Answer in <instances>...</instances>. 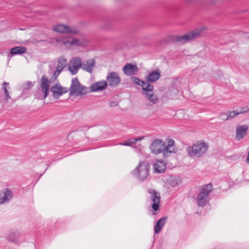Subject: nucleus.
Masks as SVG:
<instances>
[{
  "mask_svg": "<svg viewBox=\"0 0 249 249\" xmlns=\"http://www.w3.org/2000/svg\"><path fill=\"white\" fill-rule=\"evenodd\" d=\"M153 168L155 173H163L166 169L165 162L163 160H157L153 165Z\"/></svg>",
  "mask_w": 249,
  "mask_h": 249,
  "instance_id": "nucleus-20",
  "label": "nucleus"
},
{
  "mask_svg": "<svg viewBox=\"0 0 249 249\" xmlns=\"http://www.w3.org/2000/svg\"><path fill=\"white\" fill-rule=\"evenodd\" d=\"M241 113V112H238L237 111L233 110L232 111H230L228 113H227V114L228 116V119H231Z\"/></svg>",
  "mask_w": 249,
  "mask_h": 249,
  "instance_id": "nucleus-31",
  "label": "nucleus"
},
{
  "mask_svg": "<svg viewBox=\"0 0 249 249\" xmlns=\"http://www.w3.org/2000/svg\"><path fill=\"white\" fill-rule=\"evenodd\" d=\"M4 92L6 95V100L8 101L9 99H10L11 98V97L10 96L9 92L8 90H6L4 91Z\"/></svg>",
  "mask_w": 249,
  "mask_h": 249,
  "instance_id": "nucleus-35",
  "label": "nucleus"
},
{
  "mask_svg": "<svg viewBox=\"0 0 249 249\" xmlns=\"http://www.w3.org/2000/svg\"><path fill=\"white\" fill-rule=\"evenodd\" d=\"M248 128V126L246 125H237L236 128L235 139L238 141L243 139L246 135Z\"/></svg>",
  "mask_w": 249,
  "mask_h": 249,
  "instance_id": "nucleus-18",
  "label": "nucleus"
},
{
  "mask_svg": "<svg viewBox=\"0 0 249 249\" xmlns=\"http://www.w3.org/2000/svg\"><path fill=\"white\" fill-rule=\"evenodd\" d=\"M123 70L125 75L131 76L134 74L135 71H137L138 69L136 65L127 63L124 67Z\"/></svg>",
  "mask_w": 249,
  "mask_h": 249,
  "instance_id": "nucleus-21",
  "label": "nucleus"
},
{
  "mask_svg": "<svg viewBox=\"0 0 249 249\" xmlns=\"http://www.w3.org/2000/svg\"><path fill=\"white\" fill-rule=\"evenodd\" d=\"M208 145L204 141H199L192 146L187 147L186 151L189 156L200 158L207 151Z\"/></svg>",
  "mask_w": 249,
  "mask_h": 249,
  "instance_id": "nucleus-1",
  "label": "nucleus"
},
{
  "mask_svg": "<svg viewBox=\"0 0 249 249\" xmlns=\"http://www.w3.org/2000/svg\"><path fill=\"white\" fill-rule=\"evenodd\" d=\"M167 219V217H162L157 221L154 226L155 233L158 234L160 232V231L165 225Z\"/></svg>",
  "mask_w": 249,
  "mask_h": 249,
  "instance_id": "nucleus-23",
  "label": "nucleus"
},
{
  "mask_svg": "<svg viewBox=\"0 0 249 249\" xmlns=\"http://www.w3.org/2000/svg\"><path fill=\"white\" fill-rule=\"evenodd\" d=\"M49 91V83L48 78L43 75L41 78L40 89H38L35 94V98L43 100L48 96Z\"/></svg>",
  "mask_w": 249,
  "mask_h": 249,
  "instance_id": "nucleus-7",
  "label": "nucleus"
},
{
  "mask_svg": "<svg viewBox=\"0 0 249 249\" xmlns=\"http://www.w3.org/2000/svg\"><path fill=\"white\" fill-rule=\"evenodd\" d=\"M107 82L109 86L116 87L121 82V79L118 74L115 72H109L106 77Z\"/></svg>",
  "mask_w": 249,
  "mask_h": 249,
  "instance_id": "nucleus-11",
  "label": "nucleus"
},
{
  "mask_svg": "<svg viewBox=\"0 0 249 249\" xmlns=\"http://www.w3.org/2000/svg\"><path fill=\"white\" fill-rule=\"evenodd\" d=\"M61 71L60 70H58V69H56V70L54 72L51 80L53 79V80H54L57 78V77L59 75Z\"/></svg>",
  "mask_w": 249,
  "mask_h": 249,
  "instance_id": "nucleus-32",
  "label": "nucleus"
},
{
  "mask_svg": "<svg viewBox=\"0 0 249 249\" xmlns=\"http://www.w3.org/2000/svg\"><path fill=\"white\" fill-rule=\"evenodd\" d=\"M203 30V28L196 29L193 31L181 36H173V40L180 44H185L198 37Z\"/></svg>",
  "mask_w": 249,
  "mask_h": 249,
  "instance_id": "nucleus-5",
  "label": "nucleus"
},
{
  "mask_svg": "<svg viewBox=\"0 0 249 249\" xmlns=\"http://www.w3.org/2000/svg\"><path fill=\"white\" fill-rule=\"evenodd\" d=\"M69 90L71 95L76 96L84 95L89 92V88L81 85L77 78L72 80Z\"/></svg>",
  "mask_w": 249,
  "mask_h": 249,
  "instance_id": "nucleus-6",
  "label": "nucleus"
},
{
  "mask_svg": "<svg viewBox=\"0 0 249 249\" xmlns=\"http://www.w3.org/2000/svg\"><path fill=\"white\" fill-rule=\"evenodd\" d=\"M175 141L173 140H168L167 145L164 146V157H168L170 154L176 153V150L174 147Z\"/></svg>",
  "mask_w": 249,
  "mask_h": 249,
  "instance_id": "nucleus-17",
  "label": "nucleus"
},
{
  "mask_svg": "<svg viewBox=\"0 0 249 249\" xmlns=\"http://www.w3.org/2000/svg\"><path fill=\"white\" fill-rule=\"evenodd\" d=\"M144 95H145L146 98L152 104H155L157 103L158 100V98L157 97V96L153 92L149 93L146 92Z\"/></svg>",
  "mask_w": 249,
  "mask_h": 249,
  "instance_id": "nucleus-26",
  "label": "nucleus"
},
{
  "mask_svg": "<svg viewBox=\"0 0 249 249\" xmlns=\"http://www.w3.org/2000/svg\"><path fill=\"white\" fill-rule=\"evenodd\" d=\"M5 239L17 246L25 241L24 234L20 230L16 229L9 230L5 235Z\"/></svg>",
  "mask_w": 249,
  "mask_h": 249,
  "instance_id": "nucleus-4",
  "label": "nucleus"
},
{
  "mask_svg": "<svg viewBox=\"0 0 249 249\" xmlns=\"http://www.w3.org/2000/svg\"><path fill=\"white\" fill-rule=\"evenodd\" d=\"M13 197L12 192L8 188H4L0 192V205L9 204Z\"/></svg>",
  "mask_w": 249,
  "mask_h": 249,
  "instance_id": "nucleus-10",
  "label": "nucleus"
},
{
  "mask_svg": "<svg viewBox=\"0 0 249 249\" xmlns=\"http://www.w3.org/2000/svg\"><path fill=\"white\" fill-rule=\"evenodd\" d=\"M28 85H29L30 87H32V86H33L32 82H29V83H28Z\"/></svg>",
  "mask_w": 249,
  "mask_h": 249,
  "instance_id": "nucleus-38",
  "label": "nucleus"
},
{
  "mask_svg": "<svg viewBox=\"0 0 249 249\" xmlns=\"http://www.w3.org/2000/svg\"><path fill=\"white\" fill-rule=\"evenodd\" d=\"M143 138V137H140L137 138H131L128 140L124 141L123 142L119 143V145L124 146H131L132 144L135 143L137 142L142 140Z\"/></svg>",
  "mask_w": 249,
  "mask_h": 249,
  "instance_id": "nucleus-24",
  "label": "nucleus"
},
{
  "mask_svg": "<svg viewBox=\"0 0 249 249\" xmlns=\"http://www.w3.org/2000/svg\"><path fill=\"white\" fill-rule=\"evenodd\" d=\"M219 117H220V119L224 120V121H226L227 120H229L227 114L226 113H221L220 114V115L219 116Z\"/></svg>",
  "mask_w": 249,
  "mask_h": 249,
  "instance_id": "nucleus-33",
  "label": "nucleus"
},
{
  "mask_svg": "<svg viewBox=\"0 0 249 249\" xmlns=\"http://www.w3.org/2000/svg\"><path fill=\"white\" fill-rule=\"evenodd\" d=\"M149 165L145 161H140L138 165L131 172L132 175L137 179L143 181L149 175Z\"/></svg>",
  "mask_w": 249,
  "mask_h": 249,
  "instance_id": "nucleus-2",
  "label": "nucleus"
},
{
  "mask_svg": "<svg viewBox=\"0 0 249 249\" xmlns=\"http://www.w3.org/2000/svg\"><path fill=\"white\" fill-rule=\"evenodd\" d=\"M246 162L248 164H249V151L248 152L247 158L246 159Z\"/></svg>",
  "mask_w": 249,
  "mask_h": 249,
  "instance_id": "nucleus-37",
  "label": "nucleus"
},
{
  "mask_svg": "<svg viewBox=\"0 0 249 249\" xmlns=\"http://www.w3.org/2000/svg\"><path fill=\"white\" fill-rule=\"evenodd\" d=\"M107 83L105 80H101L97 81L92 84L90 87V91L97 92L99 91H102L107 89Z\"/></svg>",
  "mask_w": 249,
  "mask_h": 249,
  "instance_id": "nucleus-15",
  "label": "nucleus"
},
{
  "mask_svg": "<svg viewBox=\"0 0 249 249\" xmlns=\"http://www.w3.org/2000/svg\"><path fill=\"white\" fill-rule=\"evenodd\" d=\"M51 91L53 92V96L55 99H58L63 94L68 91V89L61 86L59 84H55L51 88Z\"/></svg>",
  "mask_w": 249,
  "mask_h": 249,
  "instance_id": "nucleus-12",
  "label": "nucleus"
},
{
  "mask_svg": "<svg viewBox=\"0 0 249 249\" xmlns=\"http://www.w3.org/2000/svg\"><path fill=\"white\" fill-rule=\"evenodd\" d=\"M142 89L143 94H145L146 92L149 93L153 92L154 89V86L153 85L149 83V82L144 81V84L142 86Z\"/></svg>",
  "mask_w": 249,
  "mask_h": 249,
  "instance_id": "nucleus-25",
  "label": "nucleus"
},
{
  "mask_svg": "<svg viewBox=\"0 0 249 249\" xmlns=\"http://www.w3.org/2000/svg\"><path fill=\"white\" fill-rule=\"evenodd\" d=\"M131 79L132 81L139 86H142L144 84V81L136 77H132Z\"/></svg>",
  "mask_w": 249,
  "mask_h": 249,
  "instance_id": "nucleus-30",
  "label": "nucleus"
},
{
  "mask_svg": "<svg viewBox=\"0 0 249 249\" xmlns=\"http://www.w3.org/2000/svg\"><path fill=\"white\" fill-rule=\"evenodd\" d=\"M26 51V48L23 46H17L12 48L10 51V53L7 55L8 62L10 61V59L13 56L22 54L25 53Z\"/></svg>",
  "mask_w": 249,
  "mask_h": 249,
  "instance_id": "nucleus-16",
  "label": "nucleus"
},
{
  "mask_svg": "<svg viewBox=\"0 0 249 249\" xmlns=\"http://www.w3.org/2000/svg\"><path fill=\"white\" fill-rule=\"evenodd\" d=\"M67 60L65 59H60L58 60L57 69L62 71L64 68L66 67Z\"/></svg>",
  "mask_w": 249,
  "mask_h": 249,
  "instance_id": "nucleus-28",
  "label": "nucleus"
},
{
  "mask_svg": "<svg viewBox=\"0 0 249 249\" xmlns=\"http://www.w3.org/2000/svg\"><path fill=\"white\" fill-rule=\"evenodd\" d=\"M148 193L151 195V198L153 202L152 208L154 211H157L159 209L160 202V195L153 189H150Z\"/></svg>",
  "mask_w": 249,
  "mask_h": 249,
  "instance_id": "nucleus-13",
  "label": "nucleus"
},
{
  "mask_svg": "<svg viewBox=\"0 0 249 249\" xmlns=\"http://www.w3.org/2000/svg\"><path fill=\"white\" fill-rule=\"evenodd\" d=\"M53 30L55 32L61 33H69L76 34L78 33V31L75 29L70 28L68 26L63 24H58L55 26Z\"/></svg>",
  "mask_w": 249,
  "mask_h": 249,
  "instance_id": "nucleus-14",
  "label": "nucleus"
},
{
  "mask_svg": "<svg viewBox=\"0 0 249 249\" xmlns=\"http://www.w3.org/2000/svg\"><path fill=\"white\" fill-rule=\"evenodd\" d=\"M111 106H116V104L115 103H112L111 105Z\"/></svg>",
  "mask_w": 249,
  "mask_h": 249,
  "instance_id": "nucleus-39",
  "label": "nucleus"
},
{
  "mask_svg": "<svg viewBox=\"0 0 249 249\" xmlns=\"http://www.w3.org/2000/svg\"><path fill=\"white\" fill-rule=\"evenodd\" d=\"M249 110V108L248 107H245L243 108H242L241 110L240 111H239V112H241L242 113H244V112H246L247 111H248Z\"/></svg>",
  "mask_w": 249,
  "mask_h": 249,
  "instance_id": "nucleus-36",
  "label": "nucleus"
},
{
  "mask_svg": "<svg viewBox=\"0 0 249 249\" xmlns=\"http://www.w3.org/2000/svg\"><path fill=\"white\" fill-rule=\"evenodd\" d=\"M181 183V180L179 178H176L175 177H172L170 182V184L172 186H176Z\"/></svg>",
  "mask_w": 249,
  "mask_h": 249,
  "instance_id": "nucleus-29",
  "label": "nucleus"
},
{
  "mask_svg": "<svg viewBox=\"0 0 249 249\" xmlns=\"http://www.w3.org/2000/svg\"><path fill=\"white\" fill-rule=\"evenodd\" d=\"M9 85V83L6 82H4L2 84V88L3 89L4 91L7 90V86Z\"/></svg>",
  "mask_w": 249,
  "mask_h": 249,
  "instance_id": "nucleus-34",
  "label": "nucleus"
},
{
  "mask_svg": "<svg viewBox=\"0 0 249 249\" xmlns=\"http://www.w3.org/2000/svg\"><path fill=\"white\" fill-rule=\"evenodd\" d=\"M160 77V71L159 69L150 72L149 74L145 77V79L149 82H155Z\"/></svg>",
  "mask_w": 249,
  "mask_h": 249,
  "instance_id": "nucleus-22",
  "label": "nucleus"
},
{
  "mask_svg": "<svg viewBox=\"0 0 249 249\" xmlns=\"http://www.w3.org/2000/svg\"><path fill=\"white\" fill-rule=\"evenodd\" d=\"M63 43L64 44H66L67 43H69L71 45H76V46H80L82 44L80 42L79 40L76 38H68V39H64L63 40Z\"/></svg>",
  "mask_w": 249,
  "mask_h": 249,
  "instance_id": "nucleus-27",
  "label": "nucleus"
},
{
  "mask_svg": "<svg viewBox=\"0 0 249 249\" xmlns=\"http://www.w3.org/2000/svg\"><path fill=\"white\" fill-rule=\"evenodd\" d=\"M213 191V186L211 183L202 187L198 194L196 201L199 207L205 206L209 201V194Z\"/></svg>",
  "mask_w": 249,
  "mask_h": 249,
  "instance_id": "nucleus-3",
  "label": "nucleus"
},
{
  "mask_svg": "<svg viewBox=\"0 0 249 249\" xmlns=\"http://www.w3.org/2000/svg\"><path fill=\"white\" fill-rule=\"evenodd\" d=\"M82 64V69L86 71L91 73L95 68V61L94 59H90L84 61Z\"/></svg>",
  "mask_w": 249,
  "mask_h": 249,
  "instance_id": "nucleus-19",
  "label": "nucleus"
},
{
  "mask_svg": "<svg viewBox=\"0 0 249 249\" xmlns=\"http://www.w3.org/2000/svg\"><path fill=\"white\" fill-rule=\"evenodd\" d=\"M165 142L160 139H156L153 141L149 148L151 152L155 154L163 152L164 154Z\"/></svg>",
  "mask_w": 249,
  "mask_h": 249,
  "instance_id": "nucleus-9",
  "label": "nucleus"
},
{
  "mask_svg": "<svg viewBox=\"0 0 249 249\" xmlns=\"http://www.w3.org/2000/svg\"><path fill=\"white\" fill-rule=\"evenodd\" d=\"M82 61L80 57L72 58L69 62L68 69L72 75L76 74L79 69L82 68Z\"/></svg>",
  "mask_w": 249,
  "mask_h": 249,
  "instance_id": "nucleus-8",
  "label": "nucleus"
}]
</instances>
